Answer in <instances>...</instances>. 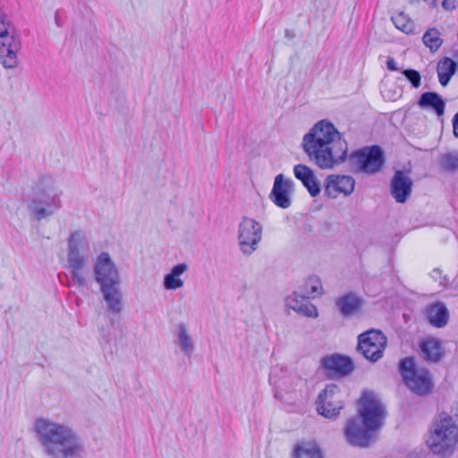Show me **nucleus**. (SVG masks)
I'll list each match as a JSON object with an SVG mask.
<instances>
[{
	"instance_id": "f257e3e1",
	"label": "nucleus",
	"mask_w": 458,
	"mask_h": 458,
	"mask_svg": "<svg viewBox=\"0 0 458 458\" xmlns=\"http://www.w3.org/2000/svg\"><path fill=\"white\" fill-rule=\"evenodd\" d=\"M301 148L310 161L320 169H332L347 159V141L327 120H321L311 127L302 138Z\"/></svg>"
},
{
	"instance_id": "f03ea898",
	"label": "nucleus",
	"mask_w": 458,
	"mask_h": 458,
	"mask_svg": "<svg viewBox=\"0 0 458 458\" xmlns=\"http://www.w3.org/2000/svg\"><path fill=\"white\" fill-rule=\"evenodd\" d=\"M35 429L45 453L51 458H81L85 453L77 434L66 425L40 418Z\"/></svg>"
},
{
	"instance_id": "7ed1b4c3",
	"label": "nucleus",
	"mask_w": 458,
	"mask_h": 458,
	"mask_svg": "<svg viewBox=\"0 0 458 458\" xmlns=\"http://www.w3.org/2000/svg\"><path fill=\"white\" fill-rule=\"evenodd\" d=\"M62 190L51 175H43L33 188L29 211L38 221L52 216L62 208Z\"/></svg>"
},
{
	"instance_id": "20e7f679",
	"label": "nucleus",
	"mask_w": 458,
	"mask_h": 458,
	"mask_svg": "<svg viewBox=\"0 0 458 458\" xmlns=\"http://www.w3.org/2000/svg\"><path fill=\"white\" fill-rule=\"evenodd\" d=\"M89 242L85 232L76 230L68 238L67 262L72 283L78 287L87 285L84 269L89 263Z\"/></svg>"
},
{
	"instance_id": "39448f33",
	"label": "nucleus",
	"mask_w": 458,
	"mask_h": 458,
	"mask_svg": "<svg viewBox=\"0 0 458 458\" xmlns=\"http://www.w3.org/2000/svg\"><path fill=\"white\" fill-rule=\"evenodd\" d=\"M457 443L458 427L451 416L444 413L435 422L427 445L433 454L446 458L453 454Z\"/></svg>"
},
{
	"instance_id": "423d86ee",
	"label": "nucleus",
	"mask_w": 458,
	"mask_h": 458,
	"mask_svg": "<svg viewBox=\"0 0 458 458\" xmlns=\"http://www.w3.org/2000/svg\"><path fill=\"white\" fill-rule=\"evenodd\" d=\"M399 371L408 389L417 396L425 397L432 394L435 383L429 369L417 367L413 357H405L399 361Z\"/></svg>"
},
{
	"instance_id": "0eeeda50",
	"label": "nucleus",
	"mask_w": 458,
	"mask_h": 458,
	"mask_svg": "<svg viewBox=\"0 0 458 458\" xmlns=\"http://www.w3.org/2000/svg\"><path fill=\"white\" fill-rule=\"evenodd\" d=\"M20 49L21 40L14 26L6 14L0 13V62L4 68L17 66Z\"/></svg>"
},
{
	"instance_id": "6e6552de",
	"label": "nucleus",
	"mask_w": 458,
	"mask_h": 458,
	"mask_svg": "<svg viewBox=\"0 0 458 458\" xmlns=\"http://www.w3.org/2000/svg\"><path fill=\"white\" fill-rule=\"evenodd\" d=\"M358 403V417L363 424L377 432L384 426L387 415L386 405L370 391H364Z\"/></svg>"
},
{
	"instance_id": "1a4fd4ad",
	"label": "nucleus",
	"mask_w": 458,
	"mask_h": 458,
	"mask_svg": "<svg viewBox=\"0 0 458 458\" xmlns=\"http://www.w3.org/2000/svg\"><path fill=\"white\" fill-rule=\"evenodd\" d=\"M385 161L384 151L378 145L361 148L349 156V162L354 172L369 175L380 172Z\"/></svg>"
},
{
	"instance_id": "9d476101",
	"label": "nucleus",
	"mask_w": 458,
	"mask_h": 458,
	"mask_svg": "<svg viewBox=\"0 0 458 458\" xmlns=\"http://www.w3.org/2000/svg\"><path fill=\"white\" fill-rule=\"evenodd\" d=\"M386 344L387 339L381 331L370 329L359 335L357 351L366 360L377 362L383 357Z\"/></svg>"
},
{
	"instance_id": "9b49d317",
	"label": "nucleus",
	"mask_w": 458,
	"mask_h": 458,
	"mask_svg": "<svg viewBox=\"0 0 458 458\" xmlns=\"http://www.w3.org/2000/svg\"><path fill=\"white\" fill-rule=\"evenodd\" d=\"M263 227L253 218L243 216L238 227V241L241 251L250 255L257 249L262 239Z\"/></svg>"
},
{
	"instance_id": "f8f14e48",
	"label": "nucleus",
	"mask_w": 458,
	"mask_h": 458,
	"mask_svg": "<svg viewBox=\"0 0 458 458\" xmlns=\"http://www.w3.org/2000/svg\"><path fill=\"white\" fill-rule=\"evenodd\" d=\"M318 413L327 419H335L344 408L343 394L335 384L327 385L316 400Z\"/></svg>"
},
{
	"instance_id": "ddd939ff",
	"label": "nucleus",
	"mask_w": 458,
	"mask_h": 458,
	"mask_svg": "<svg viewBox=\"0 0 458 458\" xmlns=\"http://www.w3.org/2000/svg\"><path fill=\"white\" fill-rule=\"evenodd\" d=\"M94 279L99 287L121 284L118 268L107 252H101L93 266Z\"/></svg>"
},
{
	"instance_id": "4468645a",
	"label": "nucleus",
	"mask_w": 458,
	"mask_h": 458,
	"mask_svg": "<svg viewBox=\"0 0 458 458\" xmlns=\"http://www.w3.org/2000/svg\"><path fill=\"white\" fill-rule=\"evenodd\" d=\"M344 433L351 445L368 447L377 432L363 424L360 418L357 416L347 420Z\"/></svg>"
},
{
	"instance_id": "2eb2a0df",
	"label": "nucleus",
	"mask_w": 458,
	"mask_h": 458,
	"mask_svg": "<svg viewBox=\"0 0 458 458\" xmlns=\"http://www.w3.org/2000/svg\"><path fill=\"white\" fill-rule=\"evenodd\" d=\"M321 366L328 377H344L354 370L352 360L339 353L326 356L321 360Z\"/></svg>"
},
{
	"instance_id": "dca6fc26",
	"label": "nucleus",
	"mask_w": 458,
	"mask_h": 458,
	"mask_svg": "<svg viewBox=\"0 0 458 458\" xmlns=\"http://www.w3.org/2000/svg\"><path fill=\"white\" fill-rule=\"evenodd\" d=\"M293 190L294 182L293 180L285 178L283 174H279L275 177L269 199L278 208H288L292 204L291 194Z\"/></svg>"
},
{
	"instance_id": "f3484780",
	"label": "nucleus",
	"mask_w": 458,
	"mask_h": 458,
	"mask_svg": "<svg viewBox=\"0 0 458 458\" xmlns=\"http://www.w3.org/2000/svg\"><path fill=\"white\" fill-rule=\"evenodd\" d=\"M325 194L330 199H335L339 194L351 195L355 187V180L349 175L329 174L326 177Z\"/></svg>"
},
{
	"instance_id": "a211bd4d",
	"label": "nucleus",
	"mask_w": 458,
	"mask_h": 458,
	"mask_svg": "<svg viewBox=\"0 0 458 458\" xmlns=\"http://www.w3.org/2000/svg\"><path fill=\"white\" fill-rule=\"evenodd\" d=\"M413 181L409 173L396 170L390 181V193L397 203H405L412 191Z\"/></svg>"
},
{
	"instance_id": "6ab92c4d",
	"label": "nucleus",
	"mask_w": 458,
	"mask_h": 458,
	"mask_svg": "<svg viewBox=\"0 0 458 458\" xmlns=\"http://www.w3.org/2000/svg\"><path fill=\"white\" fill-rule=\"evenodd\" d=\"M419 354L428 363H437L445 356V350L439 339L428 337L420 341Z\"/></svg>"
},
{
	"instance_id": "aec40b11",
	"label": "nucleus",
	"mask_w": 458,
	"mask_h": 458,
	"mask_svg": "<svg viewBox=\"0 0 458 458\" xmlns=\"http://www.w3.org/2000/svg\"><path fill=\"white\" fill-rule=\"evenodd\" d=\"M293 174L298 179L311 197H317L321 191V186L315 172L308 165L297 164L293 166Z\"/></svg>"
},
{
	"instance_id": "412c9836",
	"label": "nucleus",
	"mask_w": 458,
	"mask_h": 458,
	"mask_svg": "<svg viewBox=\"0 0 458 458\" xmlns=\"http://www.w3.org/2000/svg\"><path fill=\"white\" fill-rule=\"evenodd\" d=\"M309 299L303 293L293 292L285 299V303L289 309L305 317L316 318L318 317V310L315 305L308 301Z\"/></svg>"
},
{
	"instance_id": "4be33fe9",
	"label": "nucleus",
	"mask_w": 458,
	"mask_h": 458,
	"mask_svg": "<svg viewBox=\"0 0 458 458\" xmlns=\"http://www.w3.org/2000/svg\"><path fill=\"white\" fill-rule=\"evenodd\" d=\"M364 304L363 299L355 293H347L335 301V305L343 317H351L357 314Z\"/></svg>"
},
{
	"instance_id": "5701e85b",
	"label": "nucleus",
	"mask_w": 458,
	"mask_h": 458,
	"mask_svg": "<svg viewBox=\"0 0 458 458\" xmlns=\"http://www.w3.org/2000/svg\"><path fill=\"white\" fill-rule=\"evenodd\" d=\"M108 312L119 314L123 309V293L120 284L99 287Z\"/></svg>"
},
{
	"instance_id": "b1692460",
	"label": "nucleus",
	"mask_w": 458,
	"mask_h": 458,
	"mask_svg": "<svg viewBox=\"0 0 458 458\" xmlns=\"http://www.w3.org/2000/svg\"><path fill=\"white\" fill-rule=\"evenodd\" d=\"M425 314L428 323L437 328L446 326L449 320V311L445 303L441 301L428 305Z\"/></svg>"
},
{
	"instance_id": "393cba45",
	"label": "nucleus",
	"mask_w": 458,
	"mask_h": 458,
	"mask_svg": "<svg viewBox=\"0 0 458 458\" xmlns=\"http://www.w3.org/2000/svg\"><path fill=\"white\" fill-rule=\"evenodd\" d=\"M417 105L421 109L433 111L437 116L445 114V102L438 93L434 91L422 93L417 100Z\"/></svg>"
},
{
	"instance_id": "a878e982",
	"label": "nucleus",
	"mask_w": 458,
	"mask_h": 458,
	"mask_svg": "<svg viewBox=\"0 0 458 458\" xmlns=\"http://www.w3.org/2000/svg\"><path fill=\"white\" fill-rule=\"evenodd\" d=\"M293 458H323V454L317 443L303 441L294 445Z\"/></svg>"
},
{
	"instance_id": "bb28decb",
	"label": "nucleus",
	"mask_w": 458,
	"mask_h": 458,
	"mask_svg": "<svg viewBox=\"0 0 458 458\" xmlns=\"http://www.w3.org/2000/svg\"><path fill=\"white\" fill-rule=\"evenodd\" d=\"M188 270L186 263H180L172 267L171 271L164 277V287L165 290H176L182 287L183 281L180 278Z\"/></svg>"
},
{
	"instance_id": "cd10ccee",
	"label": "nucleus",
	"mask_w": 458,
	"mask_h": 458,
	"mask_svg": "<svg viewBox=\"0 0 458 458\" xmlns=\"http://www.w3.org/2000/svg\"><path fill=\"white\" fill-rule=\"evenodd\" d=\"M178 344L185 355H191L194 350V344L185 324L180 323L177 326Z\"/></svg>"
},
{
	"instance_id": "c85d7f7f",
	"label": "nucleus",
	"mask_w": 458,
	"mask_h": 458,
	"mask_svg": "<svg viewBox=\"0 0 458 458\" xmlns=\"http://www.w3.org/2000/svg\"><path fill=\"white\" fill-rule=\"evenodd\" d=\"M391 21L395 28L408 34L413 31L414 24L409 16L403 12H399L391 16Z\"/></svg>"
},
{
	"instance_id": "c756f323",
	"label": "nucleus",
	"mask_w": 458,
	"mask_h": 458,
	"mask_svg": "<svg viewBox=\"0 0 458 458\" xmlns=\"http://www.w3.org/2000/svg\"><path fill=\"white\" fill-rule=\"evenodd\" d=\"M422 40L424 45L432 52L437 51L443 43L439 31L435 28L428 30L424 33Z\"/></svg>"
},
{
	"instance_id": "7c9ffc66",
	"label": "nucleus",
	"mask_w": 458,
	"mask_h": 458,
	"mask_svg": "<svg viewBox=\"0 0 458 458\" xmlns=\"http://www.w3.org/2000/svg\"><path fill=\"white\" fill-rule=\"evenodd\" d=\"M322 284L320 282V279L316 276H310L303 284V294H305L307 297L311 298L315 297L317 295L322 294Z\"/></svg>"
},
{
	"instance_id": "2f4dec72",
	"label": "nucleus",
	"mask_w": 458,
	"mask_h": 458,
	"mask_svg": "<svg viewBox=\"0 0 458 458\" xmlns=\"http://www.w3.org/2000/svg\"><path fill=\"white\" fill-rule=\"evenodd\" d=\"M440 166L446 173H456L458 171V152H449L443 155L440 158Z\"/></svg>"
},
{
	"instance_id": "473e14b6",
	"label": "nucleus",
	"mask_w": 458,
	"mask_h": 458,
	"mask_svg": "<svg viewBox=\"0 0 458 458\" xmlns=\"http://www.w3.org/2000/svg\"><path fill=\"white\" fill-rule=\"evenodd\" d=\"M457 63L450 57H444L441 59L437 67V72H444L453 76L457 70Z\"/></svg>"
},
{
	"instance_id": "72a5a7b5",
	"label": "nucleus",
	"mask_w": 458,
	"mask_h": 458,
	"mask_svg": "<svg viewBox=\"0 0 458 458\" xmlns=\"http://www.w3.org/2000/svg\"><path fill=\"white\" fill-rule=\"evenodd\" d=\"M403 75L407 79V81L411 83L412 88L418 89L421 83V75L415 69H404L402 71Z\"/></svg>"
},
{
	"instance_id": "f704fd0d",
	"label": "nucleus",
	"mask_w": 458,
	"mask_h": 458,
	"mask_svg": "<svg viewBox=\"0 0 458 458\" xmlns=\"http://www.w3.org/2000/svg\"><path fill=\"white\" fill-rule=\"evenodd\" d=\"M437 75H438V80H439L440 84L444 87L449 83V81L452 78L451 75L444 73V72H437Z\"/></svg>"
},
{
	"instance_id": "c9c22d12",
	"label": "nucleus",
	"mask_w": 458,
	"mask_h": 458,
	"mask_svg": "<svg viewBox=\"0 0 458 458\" xmlns=\"http://www.w3.org/2000/svg\"><path fill=\"white\" fill-rule=\"evenodd\" d=\"M386 67L390 71H398L397 64L393 57H388L386 60Z\"/></svg>"
},
{
	"instance_id": "e433bc0d",
	"label": "nucleus",
	"mask_w": 458,
	"mask_h": 458,
	"mask_svg": "<svg viewBox=\"0 0 458 458\" xmlns=\"http://www.w3.org/2000/svg\"><path fill=\"white\" fill-rule=\"evenodd\" d=\"M452 123L454 135L458 139V112L454 115Z\"/></svg>"
},
{
	"instance_id": "4c0bfd02",
	"label": "nucleus",
	"mask_w": 458,
	"mask_h": 458,
	"mask_svg": "<svg viewBox=\"0 0 458 458\" xmlns=\"http://www.w3.org/2000/svg\"><path fill=\"white\" fill-rule=\"evenodd\" d=\"M454 3L455 2H441L442 6L446 11H452V10L455 9L456 6H455Z\"/></svg>"
},
{
	"instance_id": "58836bf2",
	"label": "nucleus",
	"mask_w": 458,
	"mask_h": 458,
	"mask_svg": "<svg viewBox=\"0 0 458 458\" xmlns=\"http://www.w3.org/2000/svg\"><path fill=\"white\" fill-rule=\"evenodd\" d=\"M55 24L58 26V27H62L63 26V21H62V19H61V13L59 10H57L55 13Z\"/></svg>"
},
{
	"instance_id": "ea45409f",
	"label": "nucleus",
	"mask_w": 458,
	"mask_h": 458,
	"mask_svg": "<svg viewBox=\"0 0 458 458\" xmlns=\"http://www.w3.org/2000/svg\"><path fill=\"white\" fill-rule=\"evenodd\" d=\"M284 37H285L286 38H288V39H290V40H291V39L294 38V37H295V33H294V31H293V30H289V29H286V30H284Z\"/></svg>"
},
{
	"instance_id": "a19ab883",
	"label": "nucleus",
	"mask_w": 458,
	"mask_h": 458,
	"mask_svg": "<svg viewBox=\"0 0 458 458\" xmlns=\"http://www.w3.org/2000/svg\"><path fill=\"white\" fill-rule=\"evenodd\" d=\"M432 274H433L432 276H437V275L440 276L441 275V270L438 269V268H435L433 270Z\"/></svg>"
},
{
	"instance_id": "79ce46f5",
	"label": "nucleus",
	"mask_w": 458,
	"mask_h": 458,
	"mask_svg": "<svg viewBox=\"0 0 458 458\" xmlns=\"http://www.w3.org/2000/svg\"><path fill=\"white\" fill-rule=\"evenodd\" d=\"M431 4H432V6H431L432 8H436L437 7V2L436 1L431 2Z\"/></svg>"
}]
</instances>
